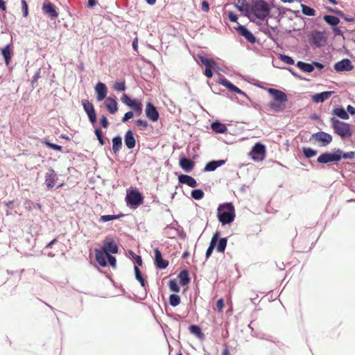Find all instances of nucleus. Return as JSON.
<instances>
[{"label": "nucleus", "instance_id": "obj_1", "mask_svg": "<svg viewBox=\"0 0 355 355\" xmlns=\"http://www.w3.org/2000/svg\"><path fill=\"white\" fill-rule=\"evenodd\" d=\"M331 128L334 132L342 140H349L353 135L352 125L348 123L341 121L334 117L331 120Z\"/></svg>", "mask_w": 355, "mask_h": 355}, {"label": "nucleus", "instance_id": "obj_2", "mask_svg": "<svg viewBox=\"0 0 355 355\" xmlns=\"http://www.w3.org/2000/svg\"><path fill=\"white\" fill-rule=\"evenodd\" d=\"M217 210L218 220L223 225L230 224L234 221L235 210L232 203L227 202L220 205Z\"/></svg>", "mask_w": 355, "mask_h": 355}, {"label": "nucleus", "instance_id": "obj_3", "mask_svg": "<svg viewBox=\"0 0 355 355\" xmlns=\"http://www.w3.org/2000/svg\"><path fill=\"white\" fill-rule=\"evenodd\" d=\"M270 8L263 0H256L252 2L250 11L259 19H264L270 13Z\"/></svg>", "mask_w": 355, "mask_h": 355}, {"label": "nucleus", "instance_id": "obj_4", "mask_svg": "<svg viewBox=\"0 0 355 355\" xmlns=\"http://www.w3.org/2000/svg\"><path fill=\"white\" fill-rule=\"evenodd\" d=\"M123 103L131 107L138 116L141 115L143 110V105L141 101L137 99H131L126 94H123L121 98Z\"/></svg>", "mask_w": 355, "mask_h": 355}, {"label": "nucleus", "instance_id": "obj_5", "mask_svg": "<svg viewBox=\"0 0 355 355\" xmlns=\"http://www.w3.org/2000/svg\"><path fill=\"white\" fill-rule=\"evenodd\" d=\"M342 153L343 151L340 149H337L334 153H324L318 157L317 162L320 164L339 162L341 159Z\"/></svg>", "mask_w": 355, "mask_h": 355}, {"label": "nucleus", "instance_id": "obj_6", "mask_svg": "<svg viewBox=\"0 0 355 355\" xmlns=\"http://www.w3.org/2000/svg\"><path fill=\"white\" fill-rule=\"evenodd\" d=\"M310 140L318 142L320 146H327L330 144L333 140L332 136L323 131H320L313 134Z\"/></svg>", "mask_w": 355, "mask_h": 355}, {"label": "nucleus", "instance_id": "obj_7", "mask_svg": "<svg viewBox=\"0 0 355 355\" xmlns=\"http://www.w3.org/2000/svg\"><path fill=\"white\" fill-rule=\"evenodd\" d=\"M125 200L128 205L137 207L143 203L144 198L138 191L132 189L128 193Z\"/></svg>", "mask_w": 355, "mask_h": 355}, {"label": "nucleus", "instance_id": "obj_8", "mask_svg": "<svg viewBox=\"0 0 355 355\" xmlns=\"http://www.w3.org/2000/svg\"><path fill=\"white\" fill-rule=\"evenodd\" d=\"M266 146L261 143H257L250 152L252 159L254 161H263L266 157Z\"/></svg>", "mask_w": 355, "mask_h": 355}, {"label": "nucleus", "instance_id": "obj_9", "mask_svg": "<svg viewBox=\"0 0 355 355\" xmlns=\"http://www.w3.org/2000/svg\"><path fill=\"white\" fill-rule=\"evenodd\" d=\"M81 103L90 122L94 124L96 121V114L93 104L87 99H83Z\"/></svg>", "mask_w": 355, "mask_h": 355}, {"label": "nucleus", "instance_id": "obj_10", "mask_svg": "<svg viewBox=\"0 0 355 355\" xmlns=\"http://www.w3.org/2000/svg\"><path fill=\"white\" fill-rule=\"evenodd\" d=\"M199 59L202 64L205 66L204 74L208 78H211L213 76L212 69L216 66V62L212 59L206 58L203 56H200Z\"/></svg>", "mask_w": 355, "mask_h": 355}, {"label": "nucleus", "instance_id": "obj_11", "mask_svg": "<svg viewBox=\"0 0 355 355\" xmlns=\"http://www.w3.org/2000/svg\"><path fill=\"white\" fill-rule=\"evenodd\" d=\"M145 112L147 118L151 121L155 122L158 120L159 112L156 107L150 102L146 104Z\"/></svg>", "mask_w": 355, "mask_h": 355}, {"label": "nucleus", "instance_id": "obj_12", "mask_svg": "<svg viewBox=\"0 0 355 355\" xmlns=\"http://www.w3.org/2000/svg\"><path fill=\"white\" fill-rule=\"evenodd\" d=\"M45 184L48 189H51L54 187L56 180H58V175L53 168L49 169L46 173Z\"/></svg>", "mask_w": 355, "mask_h": 355}, {"label": "nucleus", "instance_id": "obj_13", "mask_svg": "<svg viewBox=\"0 0 355 355\" xmlns=\"http://www.w3.org/2000/svg\"><path fill=\"white\" fill-rule=\"evenodd\" d=\"M354 69L352 62L349 59H343L334 64L336 71H349Z\"/></svg>", "mask_w": 355, "mask_h": 355}, {"label": "nucleus", "instance_id": "obj_14", "mask_svg": "<svg viewBox=\"0 0 355 355\" xmlns=\"http://www.w3.org/2000/svg\"><path fill=\"white\" fill-rule=\"evenodd\" d=\"M42 10L43 12L52 19L57 18L58 13L56 11L55 6L51 2H44L42 5Z\"/></svg>", "mask_w": 355, "mask_h": 355}, {"label": "nucleus", "instance_id": "obj_15", "mask_svg": "<svg viewBox=\"0 0 355 355\" xmlns=\"http://www.w3.org/2000/svg\"><path fill=\"white\" fill-rule=\"evenodd\" d=\"M154 252L156 267L159 269H165L168 265V261L162 259V253L158 248L155 249Z\"/></svg>", "mask_w": 355, "mask_h": 355}, {"label": "nucleus", "instance_id": "obj_16", "mask_svg": "<svg viewBox=\"0 0 355 355\" xmlns=\"http://www.w3.org/2000/svg\"><path fill=\"white\" fill-rule=\"evenodd\" d=\"M268 92L272 95L273 101L286 102L288 101L286 94L279 89L269 88Z\"/></svg>", "mask_w": 355, "mask_h": 355}, {"label": "nucleus", "instance_id": "obj_17", "mask_svg": "<svg viewBox=\"0 0 355 355\" xmlns=\"http://www.w3.org/2000/svg\"><path fill=\"white\" fill-rule=\"evenodd\" d=\"M95 91L97 94L96 98L98 101H103L107 96V89L106 85L103 83H98L96 85Z\"/></svg>", "mask_w": 355, "mask_h": 355}, {"label": "nucleus", "instance_id": "obj_18", "mask_svg": "<svg viewBox=\"0 0 355 355\" xmlns=\"http://www.w3.org/2000/svg\"><path fill=\"white\" fill-rule=\"evenodd\" d=\"M236 30L238 31L239 34L243 36L248 42L252 44L255 42V37L245 26L239 25Z\"/></svg>", "mask_w": 355, "mask_h": 355}, {"label": "nucleus", "instance_id": "obj_19", "mask_svg": "<svg viewBox=\"0 0 355 355\" xmlns=\"http://www.w3.org/2000/svg\"><path fill=\"white\" fill-rule=\"evenodd\" d=\"M105 104L106 109L110 114H113L117 112L118 103L115 98L111 97L107 98Z\"/></svg>", "mask_w": 355, "mask_h": 355}, {"label": "nucleus", "instance_id": "obj_20", "mask_svg": "<svg viewBox=\"0 0 355 355\" xmlns=\"http://www.w3.org/2000/svg\"><path fill=\"white\" fill-rule=\"evenodd\" d=\"M102 249L107 254H110V252L113 254H116L119 250L118 246L114 241H105Z\"/></svg>", "mask_w": 355, "mask_h": 355}, {"label": "nucleus", "instance_id": "obj_21", "mask_svg": "<svg viewBox=\"0 0 355 355\" xmlns=\"http://www.w3.org/2000/svg\"><path fill=\"white\" fill-rule=\"evenodd\" d=\"M95 255H96V261L101 266H107V258L108 254L102 249H96L95 250Z\"/></svg>", "mask_w": 355, "mask_h": 355}, {"label": "nucleus", "instance_id": "obj_22", "mask_svg": "<svg viewBox=\"0 0 355 355\" xmlns=\"http://www.w3.org/2000/svg\"><path fill=\"white\" fill-rule=\"evenodd\" d=\"M334 93V92L330 91L315 94L312 96V101L315 103H322L329 98Z\"/></svg>", "mask_w": 355, "mask_h": 355}, {"label": "nucleus", "instance_id": "obj_23", "mask_svg": "<svg viewBox=\"0 0 355 355\" xmlns=\"http://www.w3.org/2000/svg\"><path fill=\"white\" fill-rule=\"evenodd\" d=\"M235 7L240 11L244 12L246 16H248L251 6L246 0H236L234 3Z\"/></svg>", "mask_w": 355, "mask_h": 355}, {"label": "nucleus", "instance_id": "obj_24", "mask_svg": "<svg viewBox=\"0 0 355 355\" xmlns=\"http://www.w3.org/2000/svg\"><path fill=\"white\" fill-rule=\"evenodd\" d=\"M178 181L181 184H185L190 187H197V182L196 180L188 175L182 174L178 177Z\"/></svg>", "mask_w": 355, "mask_h": 355}, {"label": "nucleus", "instance_id": "obj_25", "mask_svg": "<svg viewBox=\"0 0 355 355\" xmlns=\"http://www.w3.org/2000/svg\"><path fill=\"white\" fill-rule=\"evenodd\" d=\"M194 162L190 159L182 157L180 160V167L186 172H190L194 167Z\"/></svg>", "mask_w": 355, "mask_h": 355}, {"label": "nucleus", "instance_id": "obj_26", "mask_svg": "<svg viewBox=\"0 0 355 355\" xmlns=\"http://www.w3.org/2000/svg\"><path fill=\"white\" fill-rule=\"evenodd\" d=\"M125 144L128 148L132 149L135 148L136 141L132 130H128L125 135Z\"/></svg>", "mask_w": 355, "mask_h": 355}, {"label": "nucleus", "instance_id": "obj_27", "mask_svg": "<svg viewBox=\"0 0 355 355\" xmlns=\"http://www.w3.org/2000/svg\"><path fill=\"white\" fill-rule=\"evenodd\" d=\"M219 235H220V232H218V231H216L214 234V235L211 238V242L209 243V246L207 248V252H206V258L207 259H208L211 255L213 250L216 245V243L218 241Z\"/></svg>", "mask_w": 355, "mask_h": 355}, {"label": "nucleus", "instance_id": "obj_28", "mask_svg": "<svg viewBox=\"0 0 355 355\" xmlns=\"http://www.w3.org/2000/svg\"><path fill=\"white\" fill-rule=\"evenodd\" d=\"M220 83L230 89L231 92H235L236 94H242L243 92L234 84H232L230 81H229L226 78L220 79Z\"/></svg>", "mask_w": 355, "mask_h": 355}, {"label": "nucleus", "instance_id": "obj_29", "mask_svg": "<svg viewBox=\"0 0 355 355\" xmlns=\"http://www.w3.org/2000/svg\"><path fill=\"white\" fill-rule=\"evenodd\" d=\"M220 83L230 89L231 92H235L236 94H242L243 92L234 84H232L230 81H229L226 78L220 79Z\"/></svg>", "mask_w": 355, "mask_h": 355}, {"label": "nucleus", "instance_id": "obj_30", "mask_svg": "<svg viewBox=\"0 0 355 355\" xmlns=\"http://www.w3.org/2000/svg\"><path fill=\"white\" fill-rule=\"evenodd\" d=\"M286 102L272 101L269 103L268 107L273 111L282 112L286 108Z\"/></svg>", "mask_w": 355, "mask_h": 355}, {"label": "nucleus", "instance_id": "obj_31", "mask_svg": "<svg viewBox=\"0 0 355 355\" xmlns=\"http://www.w3.org/2000/svg\"><path fill=\"white\" fill-rule=\"evenodd\" d=\"M225 160H218V161H211L208 162L205 166V171H214L218 167L223 165L225 164Z\"/></svg>", "mask_w": 355, "mask_h": 355}, {"label": "nucleus", "instance_id": "obj_32", "mask_svg": "<svg viewBox=\"0 0 355 355\" xmlns=\"http://www.w3.org/2000/svg\"><path fill=\"white\" fill-rule=\"evenodd\" d=\"M178 278L182 286H186L190 282L189 272L186 270H182L179 273Z\"/></svg>", "mask_w": 355, "mask_h": 355}, {"label": "nucleus", "instance_id": "obj_33", "mask_svg": "<svg viewBox=\"0 0 355 355\" xmlns=\"http://www.w3.org/2000/svg\"><path fill=\"white\" fill-rule=\"evenodd\" d=\"M2 55L3 56V58L5 60V62L7 66L9 65L11 58H12V52H11V48L10 45H7L6 47H4L1 50Z\"/></svg>", "mask_w": 355, "mask_h": 355}, {"label": "nucleus", "instance_id": "obj_34", "mask_svg": "<svg viewBox=\"0 0 355 355\" xmlns=\"http://www.w3.org/2000/svg\"><path fill=\"white\" fill-rule=\"evenodd\" d=\"M122 148V139L120 136H116L112 139V150L116 154Z\"/></svg>", "mask_w": 355, "mask_h": 355}, {"label": "nucleus", "instance_id": "obj_35", "mask_svg": "<svg viewBox=\"0 0 355 355\" xmlns=\"http://www.w3.org/2000/svg\"><path fill=\"white\" fill-rule=\"evenodd\" d=\"M211 129L216 133H224L227 131L225 125L217 121L211 123Z\"/></svg>", "mask_w": 355, "mask_h": 355}, {"label": "nucleus", "instance_id": "obj_36", "mask_svg": "<svg viewBox=\"0 0 355 355\" xmlns=\"http://www.w3.org/2000/svg\"><path fill=\"white\" fill-rule=\"evenodd\" d=\"M297 67L305 72L311 73L314 70L313 65L309 63H306L302 61H299L297 63Z\"/></svg>", "mask_w": 355, "mask_h": 355}, {"label": "nucleus", "instance_id": "obj_37", "mask_svg": "<svg viewBox=\"0 0 355 355\" xmlns=\"http://www.w3.org/2000/svg\"><path fill=\"white\" fill-rule=\"evenodd\" d=\"M227 243V239L226 238H221L218 239V241L216 243V245L215 248H216V250L218 252H224Z\"/></svg>", "mask_w": 355, "mask_h": 355}, {"label": "nucleus", "instance_id": "obj_38", "mask_svg": "<svg viewBox=\"0 0 355 355\" xmlns=\"http://www.w3.org/2000/svg\"><path fill=\"white\" fill-rule=\"evenodd\" d=\"M333 114L342 119H348V113L342 107L336 108L333 110Z\"/></svg>", "mask_w": 355, "mask_h": 355}, {"label": "nucleus", "instance_id": "obj_39", "mask_svg": "<svg viewBox=\"0 0 355 355\" xmlns=\"http://www.w3.org/2000/svg\"><path fill=\"white\" fill-rule=\"evenodd\" d=\"M189 330L191 334L195 335L198 338H202L203 337V334L200 327L197 325H191L189 327Z\"/></svg>", "mask_w": 355, "mask_h": 355}, {"label": "nucleus", "instance_id": "obj_40", "mask_svg": "<svg viewBox=\"0 0 355 355\" xmlns=\"http://www.w3.org/2000/svg\"><path fill=\"white\" fill-rule=\"evenodd\" d=\"M323 19L327 24L331 26H336L340 22V19L337 17L332 15H324Z\"/></svg>", "mask_w": 355, "mask_h": 355}, {"label": "nucleus", "instance_id": "obj_41", "mask_svg": "<svg viewBox=\"0 0 355 355\" xmlns=\"http://www.w3.org/2000/svg\"><path fill=\"white\" fill-rule=\"evenodd\" d=\"M134 270H135L136 279L139 282L141 286L145 287L146 281L144 280V277H142L140 270L139 269V268L137 266H135Z\"/></svg>", "mask_w": 355, "mask_h": 355}, {"label": "nucleus", "instance_id": "obj_42", "mask_svg": "<svg viewBox=\"0 0 355 355\" xmlns=\"http://www.w3.org/2000/svg\"><path fill=\"white\" fill-rule=\"evenodd\" d=\"M302 151L306 158L313 157L317 154V151L311 148H303Z\"/></svg>", "mask_w": 355, "mask_h": 355}, {"label": "nucleus", "instance_id": "obj_43", "mask_svg": "<svg viewBox=\"0 0 355 355\" xmlns=\"http://www.w3.org/2000/svg\"><path fill=\"white\" fill-rule=\"evenodd\" d=\"M302 11L304 15L307 16H314L315 13L314 9L303 4L302 5Z\"/></svg>", "mask_w": 355, "mask_h": 355}, {"label": "nucleus", "instance_id": "obj_44", "mask_svg": "<svg viewBox=\"0 0 355 355\" xmlns=\"http://www.w3.org/2000/svg\"><path fill=\"white\" fill-rule=\"evenodd\" d=\"M170 304L173 306H176L180 303V297L179 295L172 294L169 297Z\"/></svg>", "mask_w": 355, "mask_h": 355}, {"label": "nucleus", "instance_id": "obj_45", "mask_svg": "<svg viewBox=\"0 0 355 355\" xmlns=\"http://www.w3.org/2000/svg\"><path fill=\"white\" fill-rule=\"evenodd\" d=\"M42 144H44L45 146H46L47 147H49V148H50L51 149H53L55 150H57V151H62V147L61 146H59V145L51 143L49 141L44 140V141H42Z\"/></svg>", "mask_w": 355, "mask_h": 355}, {"label": "nucleus", "instance_id": "obj_46", "mask_svg": "<svg viewBox=\"0 0 355 355\" xmlns=\"http://www.w3.org/2000/svg\"><path fill=\"white\" fill-rule=\"evenodd\" d=\"M191 197L195 200H200L204 197V192L201 189H195L191 191Z\"/></svg>", "mask_w": 355, "mask_h": 355}, {"label": "nucleus", "instance_id": "obj_47", "mask_svg": "<svg viewBox=\"0 0 355 355\" xmlns=\"http://www.w3.org/2000/svg\"><path fill=\"white\" fill-rule=\"evenodd\" d=\"M168 286L171 291L178 293L180 291V287L175 279H171L168 282Z\"/></svg>", "mask_w": 355, "mask_h": 355}, {"label": "nucleus", "instance_id": "obj_48", "mask_svg": "<svg viewBox=\"0 0 355 355\" xmlns=\"http://www.w3.org/2000/svg\"><path fill=\"white\" fill-rule=\"evenodd\" d=\"M279 58L282 62H284L286 64H294V60L288 55L279 54Z\"/></svg>", "mask_w": 355, "mask_h": 355}, {"label": "nucleus", "instance_id": "obj_49", "mask_svg": "<svg viewBox=\"0 0 355 355\" xmlns=\"http://www.w3.org/2000/svg\"><path fill=\"white\" fill-rule=\"evenodd\" d=\"M114 90L118 92L125 91L126 89L124 82H116L113 86Z\"/></svg>", "mask_w": 355, "mask_h": 355}, {"label": "nucleus", "instance_id": "obj_50", "mask_svg": "<svg viewBox=\"0 0 355 355\" xmlns=\"http://www.w3.org/2000/svg\"><path fill=\"white\" fill-rule=\"evenodd\" d=\"M323 40V35L322 33L318 32V33H316L314 35H313V42H314V44L319 46L321 45L320 44V42Z\"/></svg>", "mask_w": 355, "mask_h": 355}, {"label": "nucleus", "instance_id": "obj_51", "mask_svg": "<svg viewBox=\"0 0 355 355\" xmlns=\"http://www.w3.org/2000/svg\"><path fill=\"white\" fill-rule=\"evenodd\" d=\"M119 216L117 215H103V216H101L100 219H99V221L101 222H107V221H110V220H114V219H117L119 218Z\"/></svg>", "mask_w": 355, "mask_h": 355}, {"label": "nucleus", "instance_id": "obj_52", "mask_svg": "<svg viewBox=\"0 0 355 355\" xmlns=\"http://www.w3.org/2000/svg\"><path fill=\"white\" fill-rule=\"evenodd\" d=\"M95 135H96L99 143L101 144V145H102V146L104 145L105 144V139H103L102 131L98 128H96L95 129Z\"/></svg>", "mask_w": 355, "mask_h": 355}, {"label": "nucleus", "instance_id": "obj_53", "mask_svg": "<svg viewBox=\"0 0 355 355\" xmlns=\"http://www.w3.org/2000/svg\"><path fill=\"white\" fill-rule=\"evenodd\" d=\"M330 12H332L335 14H336L337 15H339L342 17H344V19L347 21H354V19L353 18H347V17H344V14L342 11L340 10H334V9H329V10Z\"/></svg>", "mask_w": 355, "mask_h": 355}, {"label": "nucleus", "instance_id": "obj_54", "mask_svg": "<svg viewBox=\"0 0 355 355\" xmlns=\"http://www.w3.org/2000/svg\"><path fill=\"white\" fill-rule=\"evenodd\" d=\"M137 126L141 127L142 129H146L148 126V123L146 121L142 119H138L135 121Z\"/></svg>", "mask_w": 355, "mask_h": 355}, {"label": "nucleus", "instance_id": "obj_55", "mask_svg": "<svg viewBox=\"0 0 355 355\" xmlns=\"http://www.w3.org/2000/svg\"><path fill=\"white\" fill-rule=\"evenodd\" d=\"M107 263L113 268L116 267V258L110 254H108L107 256Z\"/></svg>", "mask_w": 355, "mask_h": 355}, {"label": "nucleus", "instance_id": "obj_56", "mask_svg": "<svg viewBox=\"0 0 355 355\" xmlns=\"http://www.w3.org/2000/svg\"><path fill=\"white\" fill-rule=\"evenodd\" d=\"M355 157V152L350 151L345 153H342L341 158L344 159H353Z\"/></svg>", "mask_w": 355, "mask_h": 355}, {"label": "nucleus", "instance_id": "obj_57", "mask_svg": "<svg viewBox=\"0 0 355 355\" xmlns=\"http://www.w3.org/2000/svg\"><path fill=\"white\" fill-rule=\"evenodd\" d=\"M217 310L220 312L224 308V301L223 299L220 298L216 302V304Z\"/></svg>", "mask_w": 355, "mask_h": 355}, {"label": "nucleus", "instance_id": "obj_58", "mask_svg": "<svg viewBox=\"0 0 355 355\" xmlns=\"http://www.w3.org/2000/svg\"><path fill=\"white\" fill-rule=\"evenodd\" d=\"M134 116V114L132 111H129L126 112L122 118V122H125L129 119H132Z\"/></svg>", "mask_w": 355, "mask_h": 355}, {"label": "nucleus", "instance_id": "obj_59", "mask_svg": "<svg viewBox=\"0 0 355 355\" xmlns=\"http://www.w3.org/2000/svg\"><path fill=\"white\" fill-rule=\"evenodd\" d=\"M130 254L132 255V257L134 258V259L135 260L136 263L139 265V266H141L142 265V259H141V257L139 255H137L135 254L134 252H130Z\"/></svg>", "mask_w": 355, "mask_h": 355}, {"label": "nucleus", "instance_id": "obj_60", "mask_svg": "<svg viewBox=\"0 0 355 355\" xmlns=\"http://www.w3.org/2000/svg\"><path fill=\"white\" fill-rule=\"evenodd\" d=\"M22 10L24 11V16L27 17L28 15V5L25 0L21 1Z\"/></svg>", "mask_w": 355, "mask_h": 355}, {"label": "nucleus", "instance_id": "obj_61", "mask_svg": "<svg viewBox=\"0 0 355 355\" xmlns=\"http://www.w3.org/2000/svg\"><path fill=\"white\" fill-rule=\"evenodd\" d=\"M101 124L104 128H107L109 125V122L105 116H103L101 119Z\"/></svg>", "mask_w": 355, "mask_h": 355}, {"label": "nucleus", "instance_id": "obj_62", "mask_svg": "<svg viewBox=\"0 0 355 355\" xmlns=\"http://www.w3.org/2000/svg\"><path fill=\"white\" fill-rule=\"evenodd\" d=\"M228 18H229L230 21H231L232 22H236L238 19L236 15H235L232 12H229Z\"/></svg>", "mask_w": 355, "mask_h": 355}, {"label": "nucleus", "instance_id": "obj_63", "mask_svg": "<svg viewBox=\"0 0 355 355\" xmlns=\"http://www.w3.org/2000/svg\"><path fill=\"white\" fill-rule=\"evenodd\" d=\"M201 8H202V10L204 12H208L209 11V3H208V2L207 1H202Z\"/></svg>", "mask_w": 355, "mask_h": 355}, {"label": "nucleus", "instance_id": "obj_64", "mask_svg": "<svg viewBox=\"0 0 355 355\" xmlns=\"http://www.w3.org/2000/svg\"><path fill=\"white\" fill-rule=\"evenodd\" d=\"M347 111L352 115L355 114V107H354L353 106L349 105L347 107Z\"/></svg>", "mask_w": 355, "mask_h": 355}]
</instances>
